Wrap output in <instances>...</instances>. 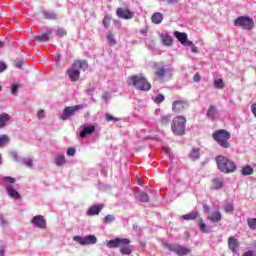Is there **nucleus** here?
Returning <instances> with one entry per match:
<instances>
[{
    "label": "nucleus",
    "mask_w": 256,
    "mask_h": 256,
    "mask_svg": "<svg viewBox=\"0 0 256 256\" xmlns=\"http://www.w3.org/2000/svg\"><path fill=\"white\" fill-rule=\"evenodd\" d=\"M79 69H82V71H87V69H89V64H87V61L76 60L72 67L67 70L68 77L73 83H75V81H79V77H81V71H79Z\"/></svg>",
    "instance_id": "nucleus-1"
},
{
    "label": "nucleus",
    "mask_w": 256,
    "mask_h": 256,
    "mask_svg": "<svg viewBox=\"0 0 256 256\" xmlns=\"http://www.w3.org/2000/svg\"><path fill=\"white\" fill-rule=\"evenodd\" d=\"M216 163L219 171L221 173L229 174L235 173L237 171V165L232 160H229L225 156H218L216 157Z\"/></svg>",
    "instance_id": "nucleus-2"
},
{
    "label": "nucleus",
    "mask_w": 256,
    "mask_h": 256,
    "mask_svg": "<svg viewBox=\"0 0 256 256\" xmlns=\"http://www.w3.org/2000/svg\"><path fill=\"white\" fill-rule=\"evenodd\" d=\"M129 85H132V87H135L138 91H151V83L147 81V78L143 76H130L128 78Z\"/></svg>",
    "instance_id": "nucleus-3"
},
{
    "label": "nucleus",
    "mask_w": 256,
    "mask_h": 256,
    "mask_svg": "<svg viewBox=\"0 0 256 256\" xmlns=\"http://www.w3.org/2000/svg\"><path fill=\"white\" fill-rule=\"evenodd\" d=\"M212 139H214V141H216L220 147H223V149H229V147H231V144L229 143L231 133H229L227 130L220 129L215 131L212 134Z\"/></svg>",
    "instance_id": "nucleus-4"
},
{
    "label": "nucleus",
    "mask_w": 256,
    "mask_h": 256,
    "mask_svg": "<svg viewBox=\"0 0 256 256\" xmlns=\"http://www.w3.org/2000/svg\"><path fill=\"white\" fill-rule=\"evenodd\" d=\"M187 125V118L185 116H176L171 123V130L177 136L185 135V127Z\"/></svg>",
    "instance_id": "nucleus-5"
},
{
    "label": "nucleus",
    "mask_w": 256,
    "mask_h": 256,
    "mask_svg": "<svg viewBox=\"0 0 256 256\" xmlns=\"http://www.w3.org/2000/svg\"><path fill=\"white\" fill-rule=\"evenodd\" d=\"M168 250L178 256L191 255V248L179 244H166Z\"/></svg>",
    "instance_id": "nucleus-6"
},
{
    "label": "nucleus",
    "mask_w": 256,
    "mask_h": 256,
    "mask_svg": "<svg viewBox=\"0 0 256 256\" xmlns=\"http://www.w3.org/2000/svg\"><path fill=\"white\" fill-rule=\"evenodd\" d=\"M235 27H242V29H253L255 25L253 19L247 16H240L234 21Z\"/></svg>",
    "instance_id": "nucleus-7"
},
{
    "label": "nucleus",
    "mask_w": 256,
    "mask_h": 256,
    "mask_svg": "<svg viewBox=\"0 0 256 256\" xmlns=\"http://www.w3.org/2000/svg\"><path fill=\"white\" fill-rule=\"evenodd\" d=\"M73 241L79 243V245H95L97 243V237L95 235L88 236H74Z\"/></svg>",
    "instance_id": "nucleus-8"
},
{
    "label": "nucleus",
    "mask_w": 256,
    "mask_h": 256,
    "mask_svg": "<svg viewBox=\"0 0 256 256\" xmlns=\"http://www.w3.org/2000/svg\"><path fill=\"white\" fill-rule=\"evenodd\" d=\"M131 241L127 238H115L107 242V247L109 249H117V247H121V245H129Z\"/></svg>",
    "instance_id": "nucleus-9"
},
{
    "label": "nucleus",
    "mask_w": 256,
    "mask_h": 256,
    "mask_svg": "<svg viewBox=\"0 0 256 256\" xmlns=\"http://www.w3.org/2000/svg\"><path fill=\"white\" fill-rule=\"evenodd\" d=\"M189 108V102L185 100H175L172 103V111L174 113H181V111H185V109Z\"/></svg>",
    "instance_id": "nucleus-10"
},
{
    "label": "nucleus",
    "mask_w": 256,
    "mask_h": 256,
    "mask_svg": "<svg viewBox=\"0 0 256 256\" xmlns=\"http://www.w3.org/2000/svg\"><path fill=\"white\" fill-rule=\"evenodd\" d=\"M155 75L160 81H165V79L171 77V69L167 68L166 66L159 67L157 68Z\"/></svg>",
    "instance_id": "nucleus-11"
},
{
    "label": "nucleus",
    "mask_w": 256,
    "mask_h": 256,
    "mask_svg": "<svg viewBox=\"0 0 256 256\" xmlns=\"http://www.w3.org/2000/svg\"><path fill=\"white\" fill-rule=\"evenodd\" d=\"M31 223L34 227H38V229H47V220L41 215L34 216Z\"/></svg>",
    "instance_id": "nucleus-12"
},
{
    "label": "nucleus",
    "mask_w": 256,
    "mask_h": 256,
    "mask_svg": "<svg viewBox=\"0 0 256 256\" xmlns=\"http://www.w3.org/2000/svg\"><path fill=\"white\" fill-rule=\"evenodd\" d=\"M116 15L120 19H126V20L133 19L135 17V13L125 8H118L116 11Z\"/></svg>",
    "instance_id": "nucleus-13"
},
{
    "label": "nucleus",
    "mask_w": 256,
    "mask_h": 256,
    "mask_svg": "<svg viewBox=\"0 0 256 256\" xmlns=\"http://www.w3.org/2000/svg\"><path fill=\"white\" fill-rule=\"evenodd\" d=\"M81 129L80 138L85 139V137H88V135H93V133H95L97 126L95 124L81 126Z\"/></svg>",
    "instance_id": "nucleus-14"
},
{
    "label": "nucleus",
    "mask_w": 256,
    "mask_h": 256,
    "mask_svg": "<svg viewBox=\"0 0 256 256\" xmlns=\"http://www.w3.org/2000/svg\"><path fill=\"white\" fill-rule=\"evenodd\" d=\"M103 211V204H94L90 208H88L86 215L88 217H93L95 215H99Z\"/></svg>",
    "instance_id": "nucleus-15"
},
{
    "label": "nucleus",
    "mask_w": 256,
    "mask_h": 256,
    "mask_svg": "<svg viewBox=\"0 0 256 256\" xmlns=\"http://www.w3.org/2000/svg\"><path fill=\"white\" fill-rule=\"evenodd\" d=\"M207 117L210 121H217V119H219V111H217V107L211 105L208 108Z\"/></svg>",
    "instance_id": "nucleus-16"
},
{
    "label": "nucleus",
    "mask_w": 256,
    "mask_h": 256,
    "mask_svg": "<svg viewBox=\"0 0 256 256\" xmlns=\"http://www.w3.org/2000/svg\"><path fill=\"white\" fill-rule=\"evenodd\" d=\"M79 109H83V106L76 105L72 107L65 108V119H69V117L75 115V111H79Z\"/></svg>",
    "instance_id": "nucleus-17"
},
{
    "label": "nucleus",
    "mask_w": 256,
    "mask_h": 256,
    "mask_svg": "<svg viewBox=\"0 0 256 256\" xmlns=\"http://www.w3.org/2000/svg\"><path fill=\"white\" fill-rule=\"evenodd\" d=\"M224 184H225V182L223 181V178L215 177L212 180L211 189H214L215 191H219V189H223Z\"/></svg>",
    "instance_id": "nucleus-18"
},
{
    "label": "nucleus",
    "mask_w": 256,
    "mask_h": 256,
    "mask_svg": "<svg viewBox=\"0 0 256 256\" xmlns=\"http://www.w3.org/2000/svg\"><path fill=\"white\" fill-rule=\"evenodd\" d=\"M239 240L235 238V236H230L228 238V247L230 251H235V249H239Z\"/></svg>",
    "instance_id": "nucleus-19"
},
{
    "label": "nucleus",
    "mask_w": 256,
    "mask_h": 256,
    "mask_svg": "<svg viewBox=\"0 0 256 256\" xmlns=\"http://www.w3.org/2000/svg\"><path fill=\"white\" fill-rule=\"evenodd\" d=\"M5 189L8 193V196H10L12 199H21V194H19V192H17V190H15L13 186H6Z\"/></svg>",
    "instance_id": "nucleus-20"
},
{
    "label": "nucleus",
    "mask_w": 256,
    "mask_h": 256,
    "mask_svg": "<svg viewBox=\"0 0 256 256\" xmlns=\"http://www.w3.org/2000/svg\"><path fill=\"white\" fill-rule=\"evenodd\" d=\"M174 37H176V39L179 41V43H181V45H185L188 39L187 33L179 31L174 32Z\"/></svg>",
    "instance_id": "nucleus-21"
},
{
    "label": "nucleus",
    "mask_w": 256,
    "mask_h": 256,
    "mask_svg": "<svg viewBox=\"0 0 256 256\" xmlns=\"http://www.w3.org/2000/svg\"><path fill=\"white\" fill-rule=\"evenodd\" d=\"M9 121H11V115L7 113L0 114V129L7 127V123H9Z\"/></svg>",
    "instance_id": "nucleus-22"
},
{
    "label": "nucleus",
    "mask_w": 256,
    "mask_h": 256,
    "mask_svg": "<svg viewBox=\"0 0 256 256\" xmlns=\"http://www.w3.org/2000/svg\"><path fill=\"white\" fill-rule=\"evenodd\" d=\"M197 217H199V211L197 210H194L188 214L182 215V219H184V221H195Z\"/></svg>",
    "instance_id": "nucleus-23"
},
{
    "label": "nucleus",
    "mask_w": 256,
    "mask_h": 256,
    "mask_svg": "<svg viewBox=\"0 0 256 256\" xmlns=\"http://www.w3.org/2000/svg\"><path fill=\"white\" fill-rule=\"evenodd\" d=\"M209 221H211L212 223H219V221H221L222 216H221V212H219V210H216L215 212H212L209 216H208Z\"/></svg>",
    "instance_id": "nucleus-24"
},
{
    "label": "nucleus",
    "mask_w": 256,
    "mask_h": 256,
    "mask_svg": "<svg viewBox=\"0 0 256 256\" xmlns=\"http://www.w3.org/2000/svg\"><path fill=\"white\" fill-rule=\"evenodd\" d=\"M198 227H199V230L201 231V233H211V228H209V226H207L205 221H203V218H199Z\"/></svg>",
    "instance_id": "nucleus-25"
},
{
    "label": "nucleus",
    "mask_w": 256,
    "mask_h": 256,
    "mask_svg": "<svg viewBox=\"0 0 256 256\" xmlns=\"http://www.w3.org/2000/svg\"><path fill=\"white\" fill-rule=\"evenodd\" d=\"M162 39L163 45H166V47H170V45H173V37L169 34H161L160 35Z\"/></svg>",
    "instance_id": "nucleus-26"
},
{
    "label": "nucleus",
    "mask_w": 256,
    "mask_h": 256,
    "mask_svg": "<svg viewBox=\"0 0 256 256\" xmlns=\"http://www.w3.org/2000/svg\"><path fill=\"white\" fill-rule=\"evenodd\" d=\"M152 23H155V25H159L163 22V14L160 12H156L151 17Z\"/></svg>",
    "instance_id": "nucleus-27"
},
{
    "label": "nucleus",
    "mask_w": 256,
    "mask_h": 256,
    "mask_svg": "<svg viewBox=\"0 0 256 256\" xmlns=\"http://www.w3.org/2000/svg\"><path fill=\"white\" fill-rule=\"evenodd\" d=\"M51 37V31H49L48 33L46 34H42L40 36H35V41H39V43H45L47 41H49Z\"/></svg>",
    "instance_id": "nucleus-28"
},
{
    "label": "nucleus",
    "mask_w": 256,
    "mask_h": 256,
    "mask_svg": "<svg viewBox=\"0 0 256 256\" xmlns=\"http://www.w3.org/2000/svg\"><path fill=\"white\" fill-rule=\"evenodd\" d=\"M120 253L122 255H131L132 250H131V246H129V244H123L120 246Z\"/></svg>",
    "instance_id": "nucleus-29"
},
{
    "label": "nucleus",
    "mask_w": 256,
    "mask_h": 256,
    "mask_svg": "<svg viewBox=\"0 0 256 256\" xmlns=\"http://www.w3.org/2000/svg\"><path fill=\"white\" fill-rule=\"evenodd\" d=\"M54 71H63V66H61V54H57L56 63L53 66Z\"/></svg>",
    "instance_id": "nucleus-30"
},
{
    "label": "nucleus",
    "mask_w": 256,
    "mask_h": 256,
    "mask_svg": "<svg viewBox=\"0 0 256 256\" xmlns=\"http://www.w3.org/2000/svg\"><path fill=\"white\" fill-rule=\"evenodd\" d=\"M253 167L247 165L245 167L242 168L241 170V175H243L244 177H247L249 175H253Z\"/></svg>",
    "instance_id": "nucleus-31"
},
{
    "label": "nucleus",
    "mask_w": 256,
    "mask_h": 256,
    "mask_svg": "<svg viewBox=\"0 0 256 256\" xmlns=\"http://www.w3.org/2000/svg\"><path fill=\"white\" fill-rule=\"evenodd\" d=\"M137 197L141 203H149V194L146 192H139Z\"/></svg>",
    "instance_id": "nucleus-32"
},
{
    "label": "nucleus",
    "mask_w": 256,
    "mask_h": 256,
    "mask_svg": "<svg viewBox=\"0 0 256 256\" xmlns=\"http://www.w3.org/2000/svg\"><path fill=\"white\" fill-rule=\"evenodd\" d=\"M106 39L110 47H115V45H117V40L115 39V36L113 34H108L106 36Z\"/></svg>",
    "instance_id": "nucleus-33"
},
{
    "label": "nucleus",
    "mask_w": 256,
    "mask_h": 256,
    "mask_svg": "<svg viewBox=\"0 0 256 256\" xmlns=\"http://www.w3.org/2000/svg\"><path fill=\"white\" fill-rule=\"evenodd\" d=\"M224 211L225 213H233V211H235V206L231 202H225Z\"/></svg>",
    "instance_id": "nucleus-34"
},
{
    "label": "nucleus",
    "mask_w": 256,
    "mask_h": 256,
    "mask_svg": "<svg viewBox=\"0 0 256 256\" xmlns=\"http://www.w3.org/2000/svg\"><path fill=\"white\" fill-rule=\"evenodd\" d=\"M214 87L216 89H223V87H225V82L221 78L214 79Z\"/></svg>",
    "instance_id": "nucleus-35"
},
{
    "label": "nucleus",
    "mask_w": 256,
    "mask_h": 256,
    "mask_svg": "<svg viewBox=\"0 0 256 256\" xmlns=\"http://www.w3.org/2000/svg\"><path fill=\"white\" fill-rule=\"evenodd\" d=\"M247 225L252 231H256V218H248Z\"/></svg>",
    "instance_id": "nucleus-36"
},
{
    "label": "nucleus",
    "mask_w": 256,
    "mask_h": 256,
    "mask_svg": "<svg viewBox=\"0 0 256 256\" xmlns=\"http://www.w3.org/2000/svg\"><path fill=\"white\" fill-rule=\"evenodd\" d=\"M21 87H23V85L19 84V83L11 84L10 91H11L12 95H17V91H19V89H21Z\"/></svg>",
    "instance_id": "nucleus-37"
},
{
    "label": "nucleus",
    "mask_w": 256,
    "mask_h": 256,
    "mask_svg": "<svg viewBox=\"0 0 256 256\" xmlns=\"http://www.w3.org/2000/svg\"><path fill=\"white\" fill-rule=\"evenodd\" d=\"M190 159H193L194 161L199 159V149L193 148L189 154Z\"/></svg>",
    "instance_id": "nucleus-38"
},
{
    "label": "nucleus",
    "mask_w": 256,
    "mask_h": 256,
    "mask_svg": "<svg viewBox=\"0 0 256 256\" xmlns=\"http://www.w3.org/2000/svg\"><path fill=\"white\" fill-rule=\"evenodd\" d=\"M170 122H171V115L170 114L164 115L160 119V123L162 125H169Z\"/></svg>",
    "instance_id": "nucleus-39"
},
{
    "label": "nucleus",
    "mask_w": 256,
    "mask_h": 256,
    "mask_svg": "<svg viewBox=\"0 0 256 256\" xmlns=\"http://www.w3.org/2000/svg\"><path fill=\"white\" fill-rule=\"evenodd\" d=\"M111 25V16L106 15L103 19V26L105 27V29H109Z\"/></svg>",
    "instance_id": "nucleus-40"
},
{
    "label": "nucleus",
    "mask_w": 256,
    "mask_h": 256,
    "mask_svg": "<svg viewBox=\"0 0 256 256\" xmlns=\"http://www.w3.org/2000/svg\"><path fill=\"white\" fill-rule=\"evenodd\" d=\"M9 138L7 137V135L2 134L0 135V147H4L6 143H9Z\"/></svg>",
    "instance_id": "nucleus-41"
},
{
    "label": "nucleus",
    "mask_w": 256,
    "mask_h": 256,
    "mask_svg": "<svg viewBox=\"0 0 256 256\" xmlns=\"http://www.w3.org/2000/svg\"><path fill=\"white\" fill-rule=\"evenodd\" d=\"M113 221H115V216L108 214L104 219H103V223H105L106 225H108L109 223H113Z\"/></svg>",
    "instance_id": "nucleus-42"
},
{
    "label": "nucleus",
    "mask_w": 256,
    "mask_h": 256,
    "mask_svg": "<svg viewBox=\"0 0 256 256\" xmlns=\"http://www.w3.org/2000/svg\"><path fill=\"white\" fill-rule=\"evenodd\" d=\"M165 101V95L163 94H158L155 98H154V103H163Z\"/></svg>",
    "instance_id": "nucleus-43"
},
{
    "label": "nucleus",
    "mask_w": 256,
    "mask_h": 256,
    "mask_svg": "<svg viewBox=\"0 0 256 256\" xmlns=\"http://www.w3.org/2000/svg\"><path fill=\"white\" fill-rule=\"evenodd\" d=\"M65 163V157L63 155H59L56 157L55 164L56 165H63Z\"/></svg>",
    "instance_id": "nucleus-44"
},
{
    "label": "nucleus",
    "mask_w": 256,
    "mask_h": 256,
    "mask_svg": "<svg viewBox=\"0 0 256 256\" xmlns=\"http://www.w3.org/2000/svg\"><path fill=\"white\" fill-rule=\"evenodd\" d=\"M22 163L26 165V167H33V160L31 158H24Z\"/></svg>",
    "instance_id": "nucleus-45"
},
{
    "label": "nucleus",
    "mask_w": 256,
    "mask_h": 256,
    "mask_svg": "<svg viewBox=\"0 0 256 256\" xmlns=\"http://www.w3.org/2000/svg\"><path fill=\"white\" fill-rule=\"evenodd\" d=\"M14 65L17 69H21V67H23V60L16 58L14 60Z\"/></svg>",
    "instance_id": "nucleus-46"
},
{
    "label": "nucleus",
    "mask_w": 256,
    "mask_h": 256,
    "mask_svg": "<svg viewBox=\"0 0 256 256\" xmlns=\"http://www.w3.org/2000/svg\"><path fill=\"white\" fill-rule=\"evenodd\" d=\"M44 19H55V14L53 12H43Z\"/></svg>",
    "instance_id": "nucleus-47"
},
{
    "label": "nucleus",
    "mask_w": 256,
    "mask_h": 256,
    "mask_svg": "<svg viewBox=\"0 0 256 256\" xmlns=\"http://www.w3.org/2000/svg\"><path fill=\"white\" fill-rule=\"evenodd\" d=\"M3 181H5L6 183H15V178L11 177V176H6L2 178Z\"/></svg>",
    "instance_id": "nucleus-48"
},
{
    "label": "nucleus",
    "mask_w": 256,
    "mask_h": 256,
    "mask_svg": "<svg viewBox=\"0 0 256 256\" xmlns=\"http://www.w3.org/2000/svg\"><path fill=\"white\" fill-rule=\"evenodd\" d=\"M102 99H103V101H105V102L107 103V101H109V99H111V93H109V92H104V93L102 94Z\"/></svg>",
    "instance_id": "nucleus-49"
},
{
    "label": "nucleus",
    "mask_w": 256,
    "mask_h": 256,
    "mask_svg": "<svg viewBox=\"0 0 256 256\" xmlns=\"http://www.w3.org/2000/svg\"><path fill=\"white\" fill-rule=\"evenodd\" d=\"M76 152L77 150L75 148H68L66 154L68 155V157H73Z\"/></svg>",
    "instance_id": "nucleus-50"
},
{
    "label": "nucleus",
    "mask_w": 256,
    "mask_h": 256,
    "mask_svg": "<svg viewBox=\"0 0 256 256\" xmlns=\"http://www.w3.org/2000/svg\"><path fill=\"white\" fill-rule=\"evenodd\" d=\"M95 92V87H89L87 90H86V94L89 96V97H93V93Z\"/></svg>",
    "instance_id": "nucleus-51"
},
{
    "label": "nucleus",
    "mask_w": 256,
    "mask_h": 256,
    "mask_svg": "<svg viewBox=\"0 0 256 256\" xmlns=\"http://www.w3.org/2000/svg\"><path fill=\"white\" fill-rule=\"evenodd\" d=\"M106 121H114L115 123L119 121V118H115L109 114L106 115Z\"/></svg>",
    "instance_id": "nucleus-52"
},
{
    "label": "nucleus",
    "mask_w": 256,
    "mask_h": 256,
    "mask_svg": "<svg viewBox=\"0 0 256 256\" xmlns=\"http://www.w3.org/2000/svg\"><path fill=\"white\" fill-rule=\"evenodd\" d=\"M37 117H38V119H43V118H45V110H39V111L37 112Z\"/></svg>",
    "instance_id": "nucleus-53"
},
{
    "label": "nucleus",
    "mask_w": 256,
    "mask_h": 256,
    "mask_svg": "<svg viewBox=\"0 0 256 256\" xmlns=\"http://www.w3.org/2000/svg\"><path fill=\"white\" fill-rule=\"evenodd\" d=\"M5 69H7V64H5V62L0 61V73H3Z\"/></svg>",
    "instance_id": "nucleus-54"
},
{
    "label": "nucleus",
    "mask_w": 256,
    "mask_h": 256,
    "mask_svg": "<svg viewBox=\"0 0 256 256\" xmlns=\"http://www.w3.org/2000/svg\"><path fill=\"white\" fill-rule=\"evenodd\" d=\"M168 5H177L179 3V0H164Z\"/></svg>",
    "instance_id": "nucleus-55"
},
{
    "label": "nucleus",
    "mask_w": 256,
    "mask_h": 256,
    "mask_svg": "<svg viewBox=\"0 0 256 256\" xmlns=\"http://www.w3.org/2000/svg\"><path fill=\"white\" fill-rule=\"evenodd\" d=\"M194 81L195 83H199L201 81V75H199V73L194 75Z\"/></svg>",
    "instance_id": "nucleus-56"
},
{
    "label": "nucleus",
    "mask_w": 256,
    "mask_h": 256,
    "mask_svg": "<svg viewBox=\"0 0 256 256\" xmlns=\"http://www.w3.org/2000/svg\"><path fill=\"white\" fill-rule=\"evenodd\" d=\"M251 111H252L254 117L256 118V103L252 104Z\"/></svg>",
    "instance_id": "nucleus-57"
},
{
    "label": "nucleus",
    "mask_w": 256,
    "mask_h": 256,
    "mask_svg": "<svg viewBox=\"0 0 256 256\" xmlns=\"http://www.w3.org/2000/svg\"><path fill=\"white\" fill-rule=\"evenodd\" d=\"M11 155L14 161H19V155L16 152H12Z\"/></svg>",
    "instance_id": "nucleus-58"
},
{
    "label": "nucleus",
    "mask_w": 256,
    "mask_h": 256,
    "mask_svg": "<svg viewBox=\"0 0 256 256\" xmlns=\"http://www.w3.org/2000/svg\"><path fill=\"white\" fill-rule=\"evenodd\" d=\"M191 52L192 53H199V48H197V46H195V45H192L191 46Z\"/></svg>",
    "instance_id": "nucleus-59"
},
{
    "label": "nucleus",
    "mask_w": 256,
    "mask_h": 256,
    "mask_svg": "<svg viewBox=\"0 0 256 256\" xmlns=\"http://www.w3.org/2000/svg\"><path fill=\"white\" fill-rule=\"evenodd\" d=\"M184 45H187L188 47H193V41L189 40L188 38H186V42Z\"/></svg>",
    "instance_id": "nucleus-60"
},
{
    "label": "nucleus",
    "mask_w": 256,
    "mask_h": 256,
    "mask_svg": "<svg viewBox=\"0 0 256 256\" xmlns=\"http://www.w3.org/2000/svg\"><path fill=\"white\" fill-rule=\"evenodd\" d=\"M232 253H233V256H239V250L238 249H234V250H231Z\"/></svg>",
    "instance_id": "nucleus-61"
},
{
    "label": "nucleus",
    "mask_w": 256,
    "mask_h": 256,
    "mask_svg": "<svg viewBox=\"0 0 256 256\" xmlns=\"http://www.w3.org/2000/svg\"><path fill=\"white\" fill-rule=\"evenodd\" d=\"M203 210H204L206 213H208V211H209V206H208L207 204H204V205H203Z\"/></svg>",
    "instance_id": "nucleus-62"
},
{
    "label": "nucleus",
    "mask_w": 256,
    "mask_h": 256,
    "mask_svg": "<svg viewBox=\"0 0 256 256\" xmlns=\"http://www.w3.org/2000/svg\"><path fill=\"white\" fill-rule=\"evenodd\" d=\"M0 256H5V250L3 248H0Z\"/></svg>",
    "instance_id": "nucleus-63"
},
{
    "label": "nucleus",
    "mask_w": 256,
    "mask_h": 256,
    "mask_svg": "<svg viewBox=\"0 0 256 256\" xmlns=\"http://www.w3.org/2000/svg\"><path fill=\"white\" fill-rule=\"evenodd\" d=\"M163 151H164V153H165L166 155H169V153H171V151H170L169 149H167V148H164Z\"/></svg>",
    "instance_id": "nucleus-64"
}]
</instances>
